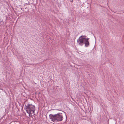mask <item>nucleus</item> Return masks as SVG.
I'll return each instance as SVG.
<instances>
[{"label": "nucleus", "instance_id": "nucleus-1", "mask_svg": "<svg viewBox=\"0 0 124 124\" xmlns=\"http://www.w3.org/2000/svg\"><path fill=\"white\" fill-rule=\"evenodd\" d=\"M49 117L51 120L54 122L61 121L62 120L63 118L62 114L60 113L54 115L50 114L49 115Z\"/></svg>", "mask_w": 124, "mask_h": 124}, {"label": "nucleus", "instance_id": "nucleus-2", "mask_svg": "<svg viewBox=\"0 0 124 124\" xmlns=\"http://www.w3.org/2000/svg\"><path fill=\"white\" fill-rule=\"evenodd\" d=\"M35 106L32 104H27L25 105L24 108L29 114L30 117L31 116L32 114L34 113L35 110Z\"/></svg>", "mask_w": 124, "mask_h": 124}, {"label": "nucleus", "instance_id": "nucleus-3", "mask_svg": "<svg viewBox=\"0 0 124 124\" xmlns=\"http://www.w3.org/2000/svg\"><path fill=\"white\" fill-rule=\"evenodd\" d=\"M89 39L87 38L86 39H84L83 41L82 42L81 44L79 43V42L78 44L81 46H83L84 44L85 45V47H88L90 45V43L88 41Z\"/></svg>", "mask_w": 124, "mask_h": 124}, {"label": "nucleus", "instance_id": "nucleus-4", "mask_svg": "<svg viewBox=\"0 0 124 124\" xmlns=\"http://www.w3.org/2000/svg\"><path fill=\"white\" fill-rule=\"evenodd\" d=\"M86 37V36H85L82 35L80 36L77 40V43L79 42L80 44L82 43L83 41L86 39L85 38Z\"/></svg>", "mask_w": 124, "mask_h": 124}, {"label": "nucleus", "instance_id": "nucleus-5", "mask_svg": "<svg viewBox=\"0 0 124 124\" xmlns=\"http://www.w3.org/2000/svg\"><path fill=\"white\" fill-rule=\"evenodd\" d=\"M71 2H72L73 1V0H72L70 1Z\"/></svg>", "mask_w": 124, "mask_h": 124}]
</instances>
